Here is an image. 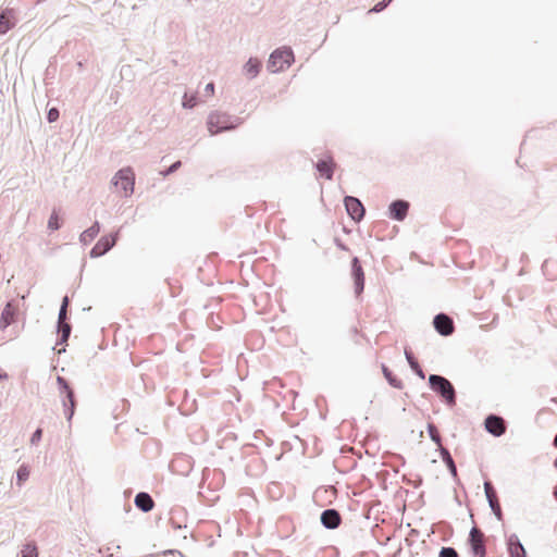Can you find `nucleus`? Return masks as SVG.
Listing matches in <instances>:
<instances>
[{"mask_svg":"<svg viewBox=\"0 0 557 557\" xmlns=\"http://www.w3.org/2000/svg\"><path fill=\"white\" fill-rule=\"evenodd\" d=\"M335 245L338 249L343 250V251H348L349 248L347 247V245H345L341 239L338 238H335Z\"/></svg>","mask_w":557,"mask_h":557,"instance_id":"38","label":"nucleus"},{"mask_svg":"<svg viewBox=\"0 0 557 557\" xmlns=\"http://www.w3.org/2000/svg\"><path fill=\"white\" fill-rule=\"evenodd\" d=\"M134 504L144 513L150 512L154 508V500L147 492H138L135 495Z\"/></svg>","mask_w":557,"mask_h":557,"instance_id":"18","label":"nucleus"},{"mask_svg":"<svg viewBox=\"0 0 557 557\" xmlns=\"http://www.w3.org/2000/svg\"><path fill=\"white\" fill-rule=\"evenodd\" d=\"M60 116V112L58 108H50L47 112V121L49 123L55 122Z\"/></svg>","mask_w":557,"mask_h":557,"instance_id":"36","label":"nucleus"},{"mask_svg":"<svg viewBox=\"0 0 557 557\" xmlns=\"http://www.w3.org/2000/svg\"><path fill=\"white\" fill-rule=\"evenodd\" d=\"M57 384L60 392L64 416L70 422L75 413L76 398L75 393L69 381L61 375L57 376Z\"/></svg>","mask_w":557,"mask_h":557,"instance_id":"3","label":"nucleus"},{"mask_svg":"<svg viewBox=\"0 0 557 557\" xmlns=\"http://www.w3.org/2000/svg\"><path fill=\"white\" fill-rule=\"evenodd\" d=\"M243 122L242 117L233 116L226 112L214 111L209 114L207 126L211 135H218L237 128Z\"/></svg>","mask_w":557,"mask_h":557,"instance_id":"2","label":"nucleus"},{"mask_svg":"<svg viewBox=\"0 0 557 557\" xmlns=\"http://www.w3.org/2000/svg\"><path fill=\"white\" fill-rule=\"evenodd\" d=\"M434 330L441 336H450L455 332V323L450 315L440 312L434 315L432 321Z\"/></svg>","mask_w":557,"mask_h":557,"instance_id":"10","label":"nucleus"},{"mask_svg":"<svg viewBox=\"0 0 557 557\" xmlns=\"http://www.w3.org/2000/svg\"><path fill=\"white\" fill-rule=\"evenodd\" d=\"M404 352H405L406 360H407L410 369L412 370V372L417 376H419L421 380H424L425 373H424L422 367L420 366L416 355L413 354V350H404Z\"/></svg>","mask_w":557,"mask_h":557,"instance_id":"22","label":"nucleus"},{"mask_svg":"<svg viewBox=\"0 0 557 557\" xmlns=\"http://www.w3.org/2000/svg\"><path fill=\"white\" fill-rule=\"evenodd\" d=\"M525 259H528V256L525 253H522L520 261L523 262Z\"/></svg>","mask_w":557,"mask_h":557,"instance_id":"44","label":"nucleus"},{"mask_svg":"<svg viewBox=\"0 0 557 557\" xmlns=\"http://www.w3.org/2000/svg\"><path fill=\"white\" fill-rule=\"evenodd\" d=\"M341 512L335 508H327L320 513V523L326 530H336L342 524Z\"/></svg>","mask_w":557,"mask_h":557,"instance_id":"12","label":"nucleus"},{"mask_svg":"<svg viewBox=\"0 0 557 557\" xmlns=\"http://www.w3.org/2000/svg\"><path fill=\"white\" fill-rule=\"evenodd\" d=\"M428 433L433 443H435L438 447L442 446V436L435 424L428 423Z\"/></svg>","mask_w":557,"mask_h":557,"instance_id":"26","label":"nucleus"},{"mask_svg":"<svg viewBox=\"0 0 557 557\" xmlns=\"http://www.w3.org/2000/svg\"><path fill=\"white\" fill-rule=\"evenodd\" d=\"M15 23L16 21L12 11L5 10L0 12V35L7 34L15 26Z\"/></svg>","mask_w":557,"mask_h":557,"instance_id":"21","label":"nucleus"},{"mask_svg":"<svg viewBox=\"0 0 557 557\" xmlns=\"http://www.w3.org/2000/svg\"><path fill=\"white\" fill-rule=\"evenodd\" d=\"M428 385L448 408H454L457 405L456 388L447 377L441 374H430Z\"/></svg>","mask_w":557,"mask_h":557,"instance_id":"1","label":"nucleus"},{"mask_svg":"<svg viewBox=\"0 0 557 557\" xmlns=\"http://www.w3.org/2000/svg\"><path fill=\"white\" fill-rule=\"evenodd\" d=\"M294 62V52L289 47L275 49L268 60L267 69L271 73H277L289 67Z\"/></svg>","mask_w":557,"mask_h":557,"instance_id":"4","label":"nucleus"},{"mask_svg":"<svg viewBox=\"0 0 557 557\" xmlns=\"http://www.w3.org/2000/svg\"><path fill=\"white\" fill-rule=\"evenodd\" d=\"M61 221L59 214L55 210L52 211L49 220H48V228L51 231H58L61 227Z\"/></svg>","mask_w":557,"mask_h":557,"instance_id":"32","label":"nucleus"},{"mask_svg":"<svg viewBox=\"0 0 557 557\" xmlns=\"http://www.w3.org/2000/svg\"><path fill=\"white\" fill-rule=\"evenodd\" d=\"M553 446H554L555 448H557V433H556V434H555V436H554V440H553Z\"/></svg>","mask_w":557,"mask_h":557,"instance_id":"43","label":"nucleus"},{"mask_svg":"<svg viewBox=\"0 0 557 557\" xmlns=\"http://www.w3.org/2000/svg\"><path fill=\"white\" fill-rule=\"evenodd\" d=\"M314 169L319 172L320 176L325 180H332L336 163L331 156L319 159L313 163Z\"/></svg>","mask_w":557,"mask_h":557,"instance_id":"14","label":"nucleus"},{"mask_svg":"<svg viewBox=\"0 0 557 557\" xmlns=\"http://www.w3.org/2000/svg\"><path fill=\"white\" fill-rule=\"evenodd\" d=\"M9 379V374L0 368V381H5Z\"/></svg>","mask_w":557,"mask_h":557,"instance_id":"40","label":"nucleus"},{"mask_svg":"<svg viewBox=\"0 0 557 557\" xmlns=\"http://www.w3.org/2000/svg\"><path fill=\"white\" fill-rule=\"evenodd\" d=\"M381 370L388 385L396 389L404 388V382L385 364L381 363Z\"/></svg>","mask_w":557,"mask_h":557,"instance_id":"20","label":"nucleus"},{"mask_svg":"<svg viewBox=\"0 0 557 557\" xmlns=\"http://www.w3.org/2000/svg\"><path fill=\"white\" fill-rule=\"evenodd\" d=\"M99 232H100V223L98 221H95L90 227H88L81 234L79 242L84 246H87L97 237Z\"/></svg>","mask_w":557,"mask_h":557,"instance_id":"23","label":"nucleus"},{"mask_svg":"<svg viewBox=\"0 0 557 557\" xmlns=\"http://www.w3.org/2000/svg\"><path fill=\"white\" fill-rule=\"evenodd\" d=\"M350 272L354 280V288L356 296H360L364 290V272L361 261L358 257H354L350 262Z\"/></svg>","mask_w":557,"mask_h":557,"instance_id":"11","label":"nucleus"},{"mask_svg":"<svg viewBox=\"0 0 557 557\" xmlns=\"http://www.w3.org/2000/svg\"><path fill=\"white\" fill-rule=\"evenodd\" d=\"M438 557H459V554L456 548L451 546H443L440 549Z\"/></svg>","mask_w":557,"mask_h":557,"instance_id":"33","label":"nucleus"},{"mask_svg":"<svg viewBox=\"0 0 557 557\" xmlns=\"http://www.w3.org/2000/svg\"><path fill=\"white\" fill-rule=\"evenodd\" d=\"M181 166H182V162L180 160L175 161L169 168H166L164 171H162L161 174L163 176H169V175L175 173Z\"/></svg>","mask_w":557,"mask_h":557,"instance_id":"35","label":"nucleus"},{"mask_svg":"<svg viewBox=\"0 0 557 557\" xmlns=\"http://www.w3.org/2000/svg\"><path fill=\"white\" fill-rule=\"evenodd\" d=\"M410 203L405 199L393 200L388 206L387 215L394 221H404L409 212Z\"/></svg>","mask_w":557,"mask_h":557,"instance_id":"13","label":"nucleus"},{"mask_svg":"<svg viewBox=\"0 0 557 557\" xmlns=\"http://www.w3.org/2000/svg\"><path fill=\"white\" fill-rule=\"evenodd\" d=\"M124 510H125L126 512H131V511H133V508H132L131 504H124Z\"/></svg>","mask_w":557,"mask_h":557,"instance_id":"41","label":"nucleus"},{"mask_svg":"<svg viewBox=\"0 0 557 557\" xmlns=\"http://www.w3.org/2000/svg\"><path fill=\"white\" fill-rule=\"evenodd\" d=\"M506 548L509 557H528L527 550L516 533L507 536Z\"/></svg>","mask_w":557,"mask_h":557,"instance_id":"15","label":"nucleus"},{"mask_svg":"<svg viewBox=\"0 0 557 557\" xmlns=\"http://www.w3.org/2000/svg\"><path fill=\"white\" fill-rule=\"evenodd\" d=\"M22 557H38L37 545L34 542H28L23 546L21 550Z\"/></svg>","mask_w":557,"mask_h":557,"instance_id":"27","label":"nucleus"},{"mask_svg":"<svg viewBox=\"0 0 557 557\" xmlns=\"http://www.w3.org/2000/svg\"><path fill=\"white\" fill-rule=\"evenodd\" d=\"M71 331H72V325L71 323L69 322V320H59L58 319V322H57V339H55V344L52 348H55V346H64L67 344V339L71 335Z\"/></svg>","mask_w":557,"mask_h":557,"instance_id":"17","label":"nucleus"},{"mask_svg":"<svg viewBox=\"0 0 557 557\" xmlns=\"http://www.w3.org/2000/svg\"><path fill=\"white\" fill-rule=\"evenodd\" d=\"M553 465H554L555 469L557 470V457L555 458V460H554V463H553Z\"/></svg>","mask_w":557,"mask_h":557,"instance_id":"45","label":"nucleus"},{"mask_svg":"<svg viewBox=\"0 0 557 557\" xmlns=\"http://www.w3.org/2000/svg\"><path fill=\"white\" fill-rule=\"evenodd\" d=\"M119 231L111 233L110 235H104L99 238L96 245L90 249L89 256L90 258H99L109 252L119 240Z\"/></svg>","mask_w":557,"mask_h":557,"instance_id":"7","label":"nucleus"},{"mask_svg":"<svg viewBox=\"0 0 557 557\" xmlns=\"http://www.w3.org/2000/svg\"><path fill=\"white\" fill-rule=\"evenodd\" d=\"M69 306H70V298H69V296L65 295L62 298V302H61V306H60L59 317H58L59 320L64 321V320H69L70 319L69 318V312H67Z\"/></svg>","mask_w":557,"mask_h":557,"instance_id":"30","label":"nucleus"},{"mask_svg":"<svg viewBox=\"0 0 557 557\" xmlns=\"http://www.w3.org/2000/svg\"><path fill=\"white\" fill-rule=\"evenodd\" d=\"M182 104H183V108H185V109H194L198 104L197 94H193L190 96L185 94L183 97Z\"/></svg>","mask_w":557,"mask_h":557,"instance_id":"31","label":"nucleus"},{"mask_svg":"<svg viewBox=\"0 0 557 557\" xmlns=\"http://www.w3.org/2000/svg\"><path fill=\"white\" fill-rule=\"evenodd\" d=\"M16 315H17V308L12 304V301H9L4 306V308L1 312L0 327L5 329L9 325H11L12 323H14L16 320Z\"/></svg>","mask_w":557,"mask_h":557,"instance_id":"19","label":"nucleus"},{"mask_svg":"<svg viewBox=\"0 0 557 557\" xmlns=\"http://www.w3.org/2000/svg\"><path fill=\"white\" fill-rule=\"evenodd\" d=\"M484 493L487 503H490V500L498 499L496 488L490 480L484 481Z\"/></svg>","mask_w":557,"mask_h":557,"instance_id":"28","label":"nucleus"},{"mask_svg":"<svg viewBox=\"0 0 557 557\" xmlns=\"http://www.w3.org/2000/svg\"><path fill=\"white\" fill-rule=\"evenodd\" d=\"M42 433H44V432H42V429L37 428V429L33 432V434H32V436H30V444H32V445H37V444L41 441V438H42Z\"/></svg>","mask_w":557,"mask_h":557,"instance_id":"37","label":"nucleus"},{"mask_svg":"<svg viewBox=\"0 0 557 557\" xmlns=\"http://www.w3.org/2000/svg\"><path fill=\"white\" fill-rule=\"evenodd\" d=\"M111 182L115 186L121 185L125 196H129L134 193L135 173L131 166L122 168L114 174Z\"/></svg>","mask_w":557,"mask_h":557,"instance_id":"5","label":"nucleus"},{"mask_svg":"<svg viewBox=\"0 0 557 557\" xmlns=\"http://www.w3.org/2000/svg\"><path fill=\"white\" fill-rule=\"evenodd\" d=\"M29 467L25 463L21 465L16 470V485L22 486L29 478Z\"/></svg>","mask_w":557,"mask_h":557,"instance_id":"25","label":"nucleus"},{"mask_svg":"<svg viewBox=\"0 0 557 557\" xmlns=\"http://www.w3.org/2000/svg\"><path fill=\"white\" fill-rule=\"evenodd\" d=\"M553 495H554V498L557 500V484L554 486Z\"/></svg>","mask_w":557,"mask_h":557,"instance_id":"42","label":"nucleus"},{"mask_svg":"<svg viewBox=\"0 0 557 557\" xmlns=\"http://www.w3.org/2000/svg\"><path fill=\"white\" fill-rule=\"evenodd\" d=\"M57 351L60 354V352H65L66 350L58 349Z\"/></svg>","mask_w":557,"mask_h":557,"instance_id":"47","label":"nucleus"},{"mask_svg":"<svg viewBox=\"0 0 557 557\" xmlns=\"http://www.w3.org/2000/svg\"><path fill=\"white\" fill-rule=\"evenodd\" d=\"M484 430L494 437L503 436L506 431L508 423L507 421L499 414L488 413L484 419Z\"/></svg>","mask_w":557,"mask_h":557,"instance_id":"6","label":"nucleus"},{"mask_svg":"<svg viewBox=\"0 0 557 557\" xmlns=\"http://www.w3.org/2000/svg\"><path fill=\"white\" fill-rule=\"evenodd\" d=\"M437 450L440 453V457H441L442 461L445 463L454 482L457 484H460V479L458 476L457 467H456V463H455L453 456H451L450 451L448 450V448H446L444 446H440V448H437Z\"/></svg>","mask_w":557,"mask_h":557,"instance_id":"16","label":"nucleus"},{"mask_svg":"<svg viewBox=\"0 0 557 557\" xmlns=\"http://www.w3.org/2000/svg\"><path fill=\"white\" fill-rule=\"evenodd\" d=\"M344 206L347 214L354 222L359 223L363 220L366 215V208L359 198L355 196H345Z\"/></svg>","mask_w":557,"mask_h":557,"instance_id":"9","label":"nucleus"},{"mask_svg":"<svg viewBox=\"0 0 557 557\" xmlns=\"http://www.w3.org/2000/svg\"><path fill=\"white\" fill-rule=\"evenodd\" d=\"M484 534L476 527H472L467 543L473 557H486V547L483 543Z\"/></svg>","mask_w":557,"mask_h":557,"instance_id":"8","label":"nucleus"},{"mask_svg":"<svg viewBox=\"0 0 557 557\" xmlns=\"http://www.w3.org/2000/svg\"><path fill=\"white\" fill-rule=\"evenodd\" d=\"M262 63L257 58H250L244 65V72L249 78H255L260 70H261Z\"/></svg>","mask_w":557,"mask_h":557,"instance_id":"24","label":"nucleus"},{"mask_svg":"<svg viewBox=\"0 0 557 557\" xmlns=\"http://www.w3.org/2000/svg\"><path fill=\"white\" fill-rule=\"evenodd\" d=\"M129 359H131V361L134 363V360H133V356H132V354H129Z\"/></svg>","mask_w":557,"mask_h":557,"instance_id":"46","label":"nucleus"},{"mask_svg":"<svg viewBox=\"0 0 557 557\" xmlns=\"http://www.w3.org/2000/svg\"><path fill=\"white\" fill-rule=\"evenodd\" d=\"M488 506H490L493 515L495 516V518L498 521H503L504 520V513H503L499 500L498 499L490 500Z\"/></svg>","mask_w":557,"mask_h":557,"instance_id":"29","label":"nucleus"},{"mask_svg":"<svg viewBox=\"0 0 557 557\" xmlns=\"http://www.w3.org/2000/svg\"><path fill=\"white\" fill-rule=\"evenodd\" d=\"M392 1L393 0H381L369 10V13H380L384 11L392 3Z\"/></svg>","mask_w":557,"mask_h":557,"instance_id":"34","label":"nucleus"},{"mask_svg":"<svg viewBox=\"0 0 557 557\" xmlns=\"http://www.w3.org/2000/svg\"><path fill=\"white\" fill-rule=\"evenodd\" d=\"M205 91L208 94V95H212L214 92V83L213 82H210L206 85L205 87Z\"/></svg>","mask_w":557,"mask_h":557,"instance_id":"39","label":"nucleus"}]
</instances>
